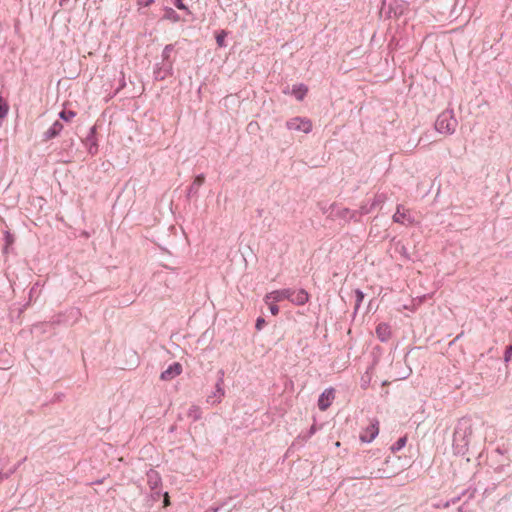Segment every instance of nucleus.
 <instances>
[{"label":"nucleus","mask_w":512,"mask_h":512,"mask_svg":"<svg viewBox=\"0 0 512 512\" xmlns=\"http://www.w3.org/2000/svg\"><path fill=\"white\" fill-rule=\"evenodd\" d=\"M457 127V120L452 111H443L436 119L435 129L439 133L452 134Z\"/></svg>","instance_id":"nucleus-1"},{"label":"nucleus","mask_w":512,"mask_h":512,"mask_svg":"<svg viewBox=\"0 0 512 512\" xmlns=\"http://www.w3.org/2000/svg\"><path fill=\"white\" fill-rule=\"evenodd\" d=\"M286 127L289 130L309 133L312 130V123L308 119L295 117L286 122Z\"/></svg>","instance_id":"nucleus-2"},{"label":"nucleus","mask_w":512,"mask_h":512,"mask_svg":"<svg viewBox=\"0 0 512 512\" xmlns=\"http://www.w3.org/2000/svg\"><path fill=\"white\" fill-rule=\"evenodd\" d=\"M385 201L384 195H375L374 198L367 203H363L359 210H356L358 212V215H366L371 213L377 206L381 205Z\"/></svg>","instance_id":"nucleus-3"},{"label":"nucleus","mask_w":512,"mask_h":512,"mask_svg":"<svg viewBox=\"0 0 512 512\" xmlns=\"http://www.w3.org/2000/svg\"><path fill=\"white\" fill-rule=\"evenodd\" d=\"M393 221L402 225H411L414 222L410 212L405 210L402 205H398L395 214L393 215Z\"/></svg>","instance_id":"nucleus-4"},{"label":"nucleus","mask_w":512,"mask_h":512,"mask_svg":"<svg viewBox=\"0 0 512 512\" xmlns=\"http://www.w3.org/2000/svg\"><path fill=\"white\" fill-rule=\"evenodd\" d=\"M408 3L405 0H392L389 3V15L400 17L408 10Z\"/></svg>","instance_id":"nucleus-5"},{"label":"nucleus","mask_w":512,"mask_h":512,"mask_svg":"<svg viewBox=\"0 0 512 512\" xmlns=\"http://www.w3.org/2000/svg\"><path fill=\"white\" fill-rule=\"evenodd\" d=\"M378 431H380V428H378V422L374 421L370 423V426L363 430L359 439H361V442L370 443L375 439V437H377Z\"/></svg>","instance_id":"nucleus-6"},{"label":"nucleus","mask_w":512,"mask_h":512,"mask_svg":"<svg viewBox=\"0 0 512 512\" xmlns=\"http://www.w3.org/2000/svg\"><path fill=\"white\" fill-rule=\"evenodd\" d=\"M182 372V366L178 362H174L165 371L160 374V379L163 381H172L179 376Z\"/></svg>","instance_id":"nucleus-7"},{"label":"nucleus","mask_w":512,"mask_h":512,"mask_svg":"<svg viewBox=\"0 0 512 512\" xmlns=\"http://www.w3.org/2000/svg\"><path fill=\"white\" fill-rule=\"evenodd\" d=\"M333 400H334V389L333 388H328L325 391H323V393L321 394V396H319V399H318L319 410H321V411L327 410L330 407L331 403H333Z\"/></svg>","instance_id":"nucleus-8"},{"label":"nucleus","mask_w":512,"mask_h":512,"mask_svg":"<svg viewBox=\"0 0 512 512\" xmlns=\"http://www.w3.org/2000/svg\"><path fill=\"white\" fill-rule=\"evenodd\" d=\"M291 296H292V289H290V288L280 289V290H274V291L270 292L266 296V300L268 301L271 299L274 302H280V301L287 299L290 301Z\"/></svg>","instance_id":"nucleus-9"},{"label":"nucleus","mask_w":512,"mask_h":512,"mask_svg":"<svg viewBox=\"0 0 512 512\" xmlns=\"http://www.w3.org/2000/svg\"><path fill=\"white\" fill-rule=\"evenodd\" d=\"M290 301L295 305H304L309 301V294L305 289L293 290Z\"/></svg>","instance_id":"nucleus-10"},{"label":"nucleus","mask_w":512,"mask_h":512,"mask_svg":"<svg viewBox=\"0 0 512 512\" xmlns=\"http://www.w3.org/2000/svg\"><path fill=\"white\" fill-rule=\"evenodd\" d=\"M376 335L382 342L388 341L392 335L391 327L387 323H380L376 327Z\"/></svg>","instance_id":"nucleus-11"},{"label":"nucleus","mask_w":512,"mask_h":512,"mask_svg":"<svg viewBox=\"0 0 512 512\" xmlns=\"http://www.w3.org/2000/svg\"><path fill=\"white\" fill-rule=\"evenodd\" d=\"M337 217L343 219L345 221H358V212L356 210H351L349 208H342L337 211Z\"/></svg>","instance_id":"nucleus-12"},{"label":"nucleus","mask_w":512,"mask_h":512,"mask_svg":"<svg viewBox=\"0 0 512 512\" xmlns=\"http://www.w3.org/2000/svg\"><path fill=\"white\" fill-rule=\"evenodd\" d=\"M308 92L307 86L301 84L297 88H293V94L298 100H303V98L306 96Z\"/></svg>","instance_id":"nucleus-13"},{"label":"nucleus","mask_w":512,"mask_h":512,"mask_svg":"<svg viewBox=\"0 0 512 512\" xmlns=\"http://www.w3.org/2000/svg\"><path fill=\"white\" fill-rule=\"evenodd\" d=\"M63 126L60 122H55L52 127L47 131V138H52V137H55L56 135H58L60 133V131L62 130Z\"/></svg>","instance_id":"nucleus-14"},{"label":"nucleus","mask_w":512,"mask_h":512,"mask_svg":"<svg viewBox=\"0 0 512 512\" xmlns=\"http://www.w3.org/2000/svg\"><path fill=\"white\" fill-rule=\"evenodd\" d=\"M205 177L203 174H200L195 177L192 185L190 186V192H197L198 188L204 183Z\"/></svg>","instance_id":"nucleus-15"},{"label":"nucleus","mask_w":512,"mask_h":512,"mask_svg":"<svg viewBox=\"0 0 512 512\" xmlns=\"http://www.w3.org/2000/svg\"><path fill=\"white\" fill-rule=\"evenodd\" d=\"M165 18L171 20L172 22L180 21L179 15L172 8H167L165 10Z\"/></svg>","instance_id":"nucleus-16"},{"label":"nucleus","mask_w":512,"mask_h":512,"mask_svg":"<svg viewBox=\"0 0 512 512\" xmlns=\"http://www.w3.org/2000/svg\"><path fill=\"white\" fill-rule=\"evenodd\" d=\"M406 441V436L399 438L398 441H396L395 444L392 445L391 450L394 452L402 450V448L406 445Z\"/></svg>","instance_id":"nucleus-17"},{"label":"nucleus","mask_w":512,"mask_h":512,"mask_svg":"<svg viewBox=\"0 0 512 512\" xmlns=\"http://www.w3.org/2000/svg\"><path fill=\"white\" fill-rule=\"evenodd\" d=\"M76 116V113L72 110H67V109H64L61 113H60V117L66 121V122H70L74 117Z\"/></svg>","instance_id":"nucleus-18"},{"label":"nucleus","mask_w":512,"mask_h":512,"mask_svg":"<svg viewBox=\"0 0 512 512\" xmlns=\"http://www.w3.org/2000/svg\"><path fill=\"white\" fill-rule=\"evenodd\" d=\"M8 110L9 106L7 102L2 97H0V119L4 118L7 115Z\"/></svg>","instance_id":"nucleus-19"},{"label":"nucleus","mask_w":512,"mask_h":512,"mask_svg":"<svg viewBox=\"0 0 512 512\" xmlns=\"http://www.w3.org/2000/svg\"><path fill=\"white\" fill-rule=\"evenodd\" d=\"M355 296H356L355 311H357L364 299V294L360 289H356Z\"/></svg>","instance_id":"nucleus-20"},{"label":"nucleus","mask_w":512,"mask_h":512,"mask_svg":"<svg viewBox=\"0 0 512 512\" xmlns=\"http://www.w3.org/2000/svg\"><path fill=\"white\" fill-rule=\"evenodd\" d=\"M174 50L173 44H168L164 47L162 57L164 60H169L171 52Z\"/></svg>","instance_id":"nucleus-21"},{"label":"nucleus","mask_w":512,"mask_h":512,"mask_svg":"<svg viewBox=\"0 0 512 512\" xmlns=\"http://www.w3.org/2000/svg\"><path fill=\"white\" fill-rule=\"evenodd\" d=\"M174 5L180 9L185 11L187 14H191V11L188 9V7L183 3L182 0H173Z\"/></svg>","instance_id":"nucleus-22"},{"label":"nucleus","mask_w":512,"mask_h":512,"mask_svg":"<svg viewBox=\"0 0 512 512\" xmlns=\"http://www.w3.org/2000/svg\"><path fill=\"white\" fill-rule=\"evenodd\" d=\"M225 37H226V33L224 31L216 36V42H217L218 46H220V47L225 46Z\"/></svg>","instance_id":"nucleus-23"},{"label":"nucleus","mask_w":512,"mask_h":512,"mask_svg":"<svg viewBox=\"0 0 512 512\" xmlns=\"http://www.w3.org/2000/svg\"><path fill=\"white\" fill-rule=\"evenodd\" d=\"M217 399L213 401V403H218L221 401V398L224 397V390L219 386V383H217Z\"/></svg>","instance_id":"nucleus-24"},{"label":"nucleus","mask_w":512,"mask_h":512,"mask_svg":"<svg viewBox=\"0 0 512 512\" xmlns=\"http://www.w3.org/2000/svg\"><path fill=\"white\" fill-rule=\"evenodd\" d=\"M269 310L273 315H277L279 313V307L276 304H270Z\"/></svg>","instance_id":"nucleus-25"},{"label":"nucleus","mask_w":512,"mask_h":512,"mask_svg":"<svg viewBox=\"0 0 512 512\" xmlns=\"http://www.w3.org/2000/svg\"><path fill=\"white\" fill-rule=\"evenodd\" d=\"M153 2H154V0H138V5L147 7V6L151 5Z\"/></svg>","instance_id":"nucleus-26"},{"label":"nucleus","mask_w":512,"mask_h":512,"mask_svg":"<svg viewBox=\"0 0 512 512\" xmlns=\"http://www.w3.org/2000/svg\"><path fill=\"white\" fill-rule=\"evenodd\" d=\"M265 324V320L261 317H259L256 321V329L260 330L262 329L263 325Z\"/></svg>","instance_id":"nucleus-27"},{"label":"nucleus","mask_w":512,"mask_h":512,"mask_svg":"<svg viewBox=\"0 0 512 512\" xmlns=\"http://www.w3.org/2000/svg\"><path fill=\"white\" fill-rule=\"evenodd\" d=\"M170 505V499L168 498V494L165 493V495H163V507H167Z\"/></svg>","instance_id":"nucleus-28"},{"label":"nucleus","mask_w":512,"mask_h":512,"mask_svg":"<svg viewBox=\"0 0 512 512\" xmlns=\"http://www.w3.org/2000/svg\"><path fill=\"white\" fill-rule=\"evenodd\" d=\"M401 253H402L406 258H408L407 250H406V247H405L404 245H401Z\"/></svg>","instance_id":"nucleus-29"},{"label":"nucleus","mask_w":512,"mask_h":512,"mask_svg":"<svg viewBox=\"0 0 512 512\" xmlns=\"http://www.w3.org/2000/svg\"><path fill=\"white\" fill-rule=\"evenodd\" d=\"M505 352H512V345L508 346Z\"/></svg>","instance_id":"nucleus-30"},{"label":"nucleus","mask_w":512,"mask_h":512,"mask_svg":"<svg viewBox=\"0 0 512 512\" xmlns=\"http://www.w3.org/2000/svg\"><path fill=\"white\" fill-rule=\"evenodd\" d=\"M409 372H410V370H409V371H407V372L405 373V375H403L402 377H403V378H405L406 376H409Z\"/></svg>","instance_id":"nucleus-31"},{"label":"nucleus","mask_w":512,"mask_h":512,"mask_svg":"<svg viewBox=\"0 0 512 512\" xmlns=\"http://www.w3.org/2000/svg\"><path fill=\"white\" fill-rule=\"evenodd\" d=\"M341 444H339V441L336 442V444H334V446L336 447H339Z\"/></svg>","instance_id":"nucleus-32"}]
</instances>
